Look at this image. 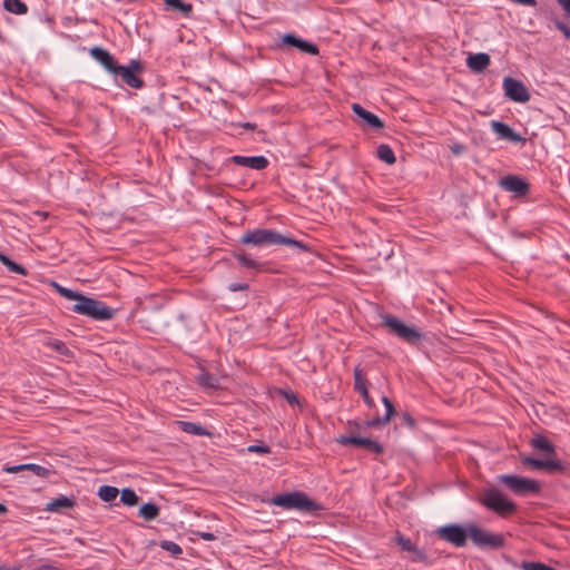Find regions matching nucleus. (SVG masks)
<instances>
[{"mask_svg": "<svg viewBox=\"0 0 570 570\" xmlns=\"http://www.w3.org/2000/svg\"><path fill=\"white\" fill-rule=\"evenodd\" d=\"M240 243L257 247L286 245L291 247H296L302 252H309V247L307 246V244L291 238L288 236H284L281 233L272 229L257 228L247 232L240 237Z\"/></svg>", "mask_w": 570, "mask_h": 570, "instance_id": "f257e3e1", "label": "nucleus"}, {"mask_svg": "<svg viewBox=\"0 0 570 570\" xmlns=\"http://www.w3.org/2000/svg\"><path fill=\"white\" fill-rule=\"evenodd\" d=\"M71 311L96 321H108L111 320L115 315V309L110 308L105 303L88 297L83 294L78 303L71 307Z\"/></svg>", "mask_w": 570, "mask_h": 570, "instance_id": "f03ea898", "label": "nucleus"}, {"mask_svg": "<svg viewBox=\"0 0 570 570\" xmlns=\"http://www.w3.org/2000/svg\"><path fill=\"white\" fill-rule=\"evenodd\" d=\"M271 503L286 510H299L313 512L320 509V505L311 500L305 493L299 491L278 494L272 498Z\"/></svg>", "mask_w": 570, "mask_h": 570, "instance_id": "7ed1b4c3", "label": "nucleus"}, {"mask_svg": "<svg viewBox=\"0 0 570 570\" xmlns=\"http://www.w3.org/2000/svg\"><path fill=\"white\" fill-rule=\"evenodd\" d=\"M470 539L481 550H499L505 546L503 534L490 532L475 523H470Z\"/></svg>", "mask_w": 570, "mask_h": 570, "instance_id": "20e7f679", "label": "nucleus"}, {"mask_svg": "<svg viewBox=\"0 0 570 570\" xmlns=\"http://www.w3.org/2000/svg\"><path fill=\"white\" fill-rule=\"evenodd\" d=\"M480 502L489 510L507 517L515 512L517 504L508 500L498 489L491 488L483 491Z\"/></svg>", "mask_w": 570, "mask_h": 570, "instance_id": "39448f33", "label": "nucleus"}, {"mask_svg": "<svg viewBox=\"0 0 570 570\" xmlns=\"http://www.w3.org/2000/svg\"><path fill=\"white\" fill-rule=\"evenodd\" d=\"M500 483L504 484L517 495L537 494L541 490L538 481L514 474H501L498 476Z\"/></svg>", "mask_w": 570, "mask_h": 570, "instance_id": "423d86ee", "label": "nucleus"}, {"mask_svg": "<svg viewBox=\"0 0 570 570\" xmlns=\"http://www.w3.org/2000/svg\"><path fill=\"white\" fill-rule=\"evenodd\" d=\"M382 324L389 327L391 334L397 336L409 344H416L421 341L422 334L413 326H407L393 315H381Z\"/></svg>", "mask_w": 570, "mask_h": 570, "instance_id": "0eeeda50", "label": "nucleus"}, {"mask_svg": "<svg viewBox=\"0 0 570 570\" xmlns=\"http://www.w3.org/2000/svg\"><path fill=\"white\" fill-rule=\"evenodd\" d=\"M434 533L439 539L449 542L456 548H461L466 544V541L470 538V523L465 525L449 523L436 528Z\"/></svg>", "mask_w": 570, "mask_h": 570, "instance_id": "6e6552de", "label": "nucleus"}, {"mask_svg": "<svg viewBox=\"0 0 570 570\" xmlns=\"http://www.w3.org/2000/svg\"><path fill=\"white\" fill-rule=\"evenodd\" d=\"M144 70L145 67L140 60H130L128 66L118 65L111 75L115 77L119 76L130 88L140 89L144 87V81L138 77V75Z\"/></svg>", "mask_w": 570, "mask_h": 570, "instance_id": "1a4fd4ad", "label": "nucleus"}, {"mask_svg": "<svg viewBox=\"0 0 570 570\" xmlns=\"http://www.w3.org/2000/svg\"><path fill=\"white\" fill-rule=\"evenodd\" d=\"M503 89L505 96L515 102H527L530 99L527 87L514 78L505 77L503 80Z\"/></svg>", "mask_w": 570, "mask_h": 570, "instance_id": "9d476101", "label": "nucleus"}, {"mask_svg": "<svg viewBox=\"0 0 570 570\" xmlns=\"http://www.w3.org/2000/svg\"><path fill=\"white\" fill-rule=\"evenodd\" d=\"M336 441L341 445H355V446L364 448L368 452H372L375 454H381L384 451V448L382 444H380L375 440H372L368 438L354 436V435H341Z\"/></svg>", "mask_w": 570, "mask_h": 570, "instance_id": "9b49d317", "label": "nucleus"}, {"mask_svg": "<svg viewBox=\"0 0 570 570\" xmlns=\"http://www.w3.org/2000/svg\"><path fill=\"white\" fill-rule=\"evenodd\" d=\"M352 110L357 117L358 122L366 129L380 130L384 128L383 121L373 112L364 109L361 105L353 104Z\"/></svg>", "mask_w": 570, "mask_h": 570, "instance_id": "f8f14e48", "label": "nucleus"}, {"mask_svg": "<svg viewBox=\"0 0 570 570\" xmlns=\"http://www.w3.org/2000/svg\"><path fill=\"white\" fill-rule=\"evenodd\" d=\"M500 186L507 191L514 193L515 196H525L529 191L527 180L514 175L502 177L500 179Z\"/></svg>", "mask_w": 570, "mask_h": 570, "instance_id": "ddd939ff", "label": "nucleus"}, {"mask_svg": "<svg viewBox=\"0 0 570 570\" xmlns=\"http://www.w3.org/2000/svg\"><path fill=\"white\" fill-rule=\"evenodd\" d=\"M522 463L525 465H530L537 470H547L549 472H562L564 471V465L560 460L556 459H535L532 456L522 458Z\"/></svg>", "mask_w": 570, "mask_h": 570, "instance_id": "4468645a", "label": "nucleus"}, {"mask_svg": "<svg viewBox=\"0 0 570 570\" xmlns=\"http://www.w3.org/2000/svg\"><path fill=\"white\" fill-rule=\"evenodd\" d=\"M282 43L287 47L298 49L301 52L308 53L312 56L318 55V48L316 45L308 42L294 33H286L282 37Z\"/></svg>", "mask_w": 570, "mask_h": 570, "instance_id": "2eb2a0df", "label": "nucleus"}, {"mask_svg": "<svg viewBox=\"0 0 570 570\" xmlns=\"http://www.w3.org/2000/svg\"><path fill=\"white\" fill-rule=\"evenodd\" d=\"M228 161L234 163L238 166L247 167L255 170H263L265 169L269 161L264 156H239L235 155L232 156Z\"/></svg>", "mask_w": 570, "mask_h": 570, "instance_id": "dca6fc26", "label": "nucleus"}, {"mask_svg": "<svg viewBox=\"0 0 570 570\" xmlns=\"http://www.w3.org/2000/svg\"><path fill=\"white\" fill-rule=\"evenodd\" d=\"M491 128L497 135L499 140H510L514 142H527L525 138H522L519 134L514 132L510 126L504 122L492 120Z\"/></svg>", "mask_w": 570, "mask_h": 570, "instance_id": "f3484780", "label": "nucleus"}, {"mask_svg": "<svg viewBox=\"0 0 570 570\" xmlns=\"http://www.w3.org/2000/svg\"><path fill=\"white\" fill-rule=\"evenodd\" d=\"M90 56L98 61L109 73H112L119 65L115 57L101 47L90 49Z\"/></svg>", "mask_w": 570, "mask_h": 570, "instance_id": "a211bd4d", "label": "nucleus"}, {"mask_svg": "<svg viewBox=\"0 0 570 570\" xmlns=\"http://www.w3.org/2000/svg\"><path fill=\"white\" fill-rule=\"evenodd\" d=\"M2 470L7 473H19L22 471H29L32 474L40 476V478H47L49 476L52 471L35 463H27V464H19V465H4Z\"/></svg>", "mask_w": 570, "mask_h": 570, "instance_id": "6ab92c4d", "label": "nucleus"}, {"mask_svg": "<svg viewBox=\"0 0 570 570\" xmlns=\"http://www.w3.org/2000/svg\"><path fill=\"white\" fill-rule=\"evenodd\" d=\"M490 63V56L484 52L472 53L466 58V66L474 72H482Z\"/></svg>", "mask_w": 570, "mask_h": 570, "instance_id": "aec40b11", "label": "nucleus"}, {"mask_svg": "<svg viewBox=\"0 0 570 570\" xmlns=\"http://www.w3.org/2000/svg\"><path fill=\"white\" fill-rule=\"evenodd\" d=\"M76 505V501L73 498H68L65 495H60L59 498L53 499L48 502L46 505V511L49 512H63L65 510L72 509Z\"/></svg>", "mask_w": 570, "mask_h": 570, "instance_id": "412c9836", "label": "nucleus"}, {"mask_svg": "<svg viewBox=\"0 0 570 570\" xmlns=\"http://www.w3.org/2000/svg\"><path fill=\"white\" fill-rule=\"evenodd\" d=\"M531 445L534 450L546 454L548 459H551L550 456L556 455V446L546 436L541 434H537L531 440Z\"/></svg>", "mask_w": 570, "mask_h": 570, "instance_id": "4be33fe9", "label": "nucleus"}, {"mask_svg": "<svg viewBox=\"0 0 570 570\" xmlns=\"http://www.w3.org/2000/svg\"><path fill=\"white\" fill-rule=\"evenodd\" d=\"M233 256L237 259V262L245 268L259 271L263 267V264L258 261L253 259L248 254H246L243 249L234 250Z\"/></svg>", "mask_w": 570, "mask_h": 570, "instance_id": "5701e85b", "label": "nucleus"}, {"mask_svg": "<svg viewBox=\"0 0 570 570\" xmlns=\"http://www.w3.org/2000/svg\"><path fill=\"white\" fill-rule=\"evenodd\" d=\"M167 10L179 12L188 18L193 13V6L183 0H164Z\"/></svg>", "mask_w": 570, "mask_h": 570, "instance_id": "b1692460", "label": "nucleus"}, {"mask_svg": "<svg viewBox=\"0 0 570 570\" xmlns=\"http://www.w3.org/2000/svg\"><path fill=\"white\" fill-rule=\"evenodd\" d=\"M45 345L52 348L55 352H57L58 354H60L67 358L73 357V352L71 350H69L67 347V345L60 340L48 337L45 341Z\"/></svg>", "mask_w": 570, "mask_h": 570, "instance_id": "393cba45", "label": "nucleus"}, {"mask_svg": "<svg viewBox=\"0 0 570 570\" xmlns=\"http://www.w3.org/2000/svg\"><path fill=\"white\" fill-rule=\"evenodd\" d=\"M382 402L386 409V413L383 417H374L371 420V424L376 428L386 424L391 416L395 413L394 405L387 396L382 397Z\"/></svg>", "mask_w": 570, "mask_h": 570, "instance_id": "a878e982", "label": "nucleus"}, {"mask_svg": "<svg viewBox=\"0 0 570 570\" xmlns=\"http://www.w3.org/2000/svg\"><path fill=\"white\" fill-rule=\"evenodd\" d=\"M139 515L146 521H154L158 518L160 509L157 504L148 502L142 504L138 511Z\"/></svg>", "mask_w": 570, "mask_h": 570, "instance_id": "bb28decb", "label": "nucleus"}, {"mask_svg": "<svg viewBox=\"0 0 570 570\" xmlns=\"http://www.w3.org/2000/svg\"><path fill=\"white\" fill-rule=\"evenodd\" d=\"M376 156L380 160L387 165H393L396 161L394 151L390 148V145H379L376 149Z\"/></svg>", "mask_w": 570, "mask_h": 570, "instance_id": "cd10ccee", "label": "nucleus"}, {"mask_svg": "<svg viewBox=\"0 0 570 570\" xmlns=\"http://www.w3.org/2000/svg\"><path fill=\"white\" fill-rule=\"evenodd\" d=\"M3 7L7 11L14 14H26L28 12V6L21 0H4Z\"/></svg>", "mask_w": 570, "mask_h": 570, "instance_id": "c85d7f7f", "label": "nucleus"}, {"mask_svg": "<svg viewBox=\"0 0 570 570\" xmlns=\"http://www.w3.org/2000/svg\"><path fill=\"white\" fill-rule=\"evenodd\" d=\"M0 262L11 272L16 274H20L26 276L28 274L27 269L21 266L20 264H17L12 259H10L7 255L0 252Z\"/></svg>", "mask_w": 570, "mask_h": 570, "instance_id": "c756f323", "label": "nucleus"}, {"mask_svg": "<svg viewBox=\"0 0 570 570\" xmlns=\"http://www.w3.org/2000/svg\"><path fill=\"white\" fill-rule=\"evenodd\" d=\"M118 494V489L111 485H101L98 490V497L105 502H112Z\"/></svg>", "mask_w": 570, "mask_h": 570, "instance_id": "7c9ffc66", "label": "nucleus"}, {"mask_svg": "<svg viewBox=\"0 0 570 570\" xmlns=\"http://www.w3.org/2000/svg\"><path fill=\"white\" fill-rule=\"evenodd\" d=\"M51 286L63 297L71 299V301H79L82 296L81 293L69 289L67 287L61 286L57 282H51Z\"/></svg>", "mask_w": 570, "mask_h": 570, "instance_id": "2f4dec72", "label": "nucleus"}, {"mask_svg": "<svg viewBox=\"0 0 570 570\" xmlns=\"http://www.w3.org/2000/svg\"><path fill=\"white\" fill-rule=\"evenodd\" d=\"M179 424L181 425V430L186 433H190L194 435L207 434L206 429L198 423L181 421L179 422Z\"/></svg>", "mask_w": 570, "mask_h": 570, "instance_id": "473e14b6", "label": "nucleus"}, {"mask_svg": "<svg viewBox=\"0 0 570 570\" xmlns=\"http://www.w3.org/2000/svg\"><path fill=\"white\" fill-rule=\"evenodd\" d=\"M138 500L139 498L136 492L129 488H125L120 492V501L125 505L134 507L138 503Z\"/></svg>", "mask_w": 570, "mask_h": 570, "instance_id": "72a5a7b5", "label": "nucleus"}, {"mask_svg": "<svg viewBox=\"0 0 570 570\" xmlns=\"http://www.w3.org/2000/svg\"><path fill=\"white\" fill-rule=\"evenodd\" d=\"M198 383L208 389H215L218 386V379L209 373H202L198 376Z\"/></svg>", "mask_w": 570, "mask_h": 570, "instance_id": "f704fd0d", "label": "nucleus"}, {"mask_svg": "<svg viewBox=\"0 0 570 570\" xmlns=\"http://www.w3.org/2000/svg\"><path fill=\"white\" fill-rule=\"evenodd\" d=\"M354 390L357 392L362 389L367 387V380L363 375V371L360 366L354 368Z\"/></svg>", "mask_w": 570, "mask_h": 570, "instance_id": "c9c22d12", "label": "nucleus"}, {"mask_svg": "<svg viewBox=\"0 0 570 570\" xmlns=\"http://www.w3.org/2000/svg\"><path fill=\"white\" fill-rule=\"evenodd\" d=\"M394 540L403 551L411 552L414 550L415 544L400 532H396Z\"/></svg>", "mask_w": 570, "mask_h": 570, "instance_id": "e433bc0d", "label": "nucleus"}, {"mask_svg": "<svg viewBox=\"0 0 570 570\" xmlns=\"http://www.w3.org/2000/svg\"><path fill=\"white\" fill-rule=\"evenodd\" d=\"M159 546L161 549L168 551L169 553H171L175 557H178L179 554L183 553L181 547L174 541L163 540L159 543Z\"/></svg>", "mask_w": 570, "mask_h": 570, "instance_id": "4c0bfd02", "label": "nucleus"}, {"mask_svg": "<svg viewBox=\"0 0 570 570\" xmlns=\"http://www.w3.org/2000/svg\"><path fill=\"white\" fill-rule=\"evenodd\" d=\"M410 553L412 554L411 556L412 562H421V563H425V564L431 563L426 553L424 551H422L421 549H419L416 546L414 547V550H412Z\"/></svg>", "mask_w": 570, "mask_h": 570, "instance_id": "58836bf2", "label": "nucleus"}, {"mask_svg": "<svg viewBox=\"0 0 570 570\" xmlns=\"http://www.w3.org/2000/svg\"><path fill=\"white\" fill-rule=\"evenodd\" d=\"M523 570H556L554 568L547 566L542 562L524 561L522 563Z\"/></svg>", "mask_w": 570, "mask_h": 570, "instance_id": "ea45409f", "label": "nucleus"}, {"mask_svg": "<svg viewBox=\"0 0 570 570\" xmlns=\"http://www.w3.org/2000/svg\"><path fill=\"white\" fill-rule=\"evenodd\" d=\"M279 393L285 397V400L291 404V405H297L298 404V399L296 396V394L292 391H288V390H279Z\"/></svg>", "mask_w": 570, "mask_h": 570, "instance_id": "a19ab883", "label": "nucleus"}, {"mask_svg": "<svg viewBox=\"0 0 570 570\" xmlns=\"http://www.w3.org/2000/svg\"><path fill=\"white\" fill-rule=\"evenodd\" d=\"M248 452L259 453V454H268L271 453V449L267 445H258L253 444L247 448Z\"/></svg>", "mask_w": 570, "mask_h": 570, "instance_id": "79ce46f5", "label": "nucleus"}, {"mask_svg": "<svg viewBox=\"0 0 570 570\" xmlns=\"http://www.w3.org/2000/svg\"><path fill=\"white\" fill-rule=\"evenodd\" d=\"M357 392L362 395V397H363V400H364L365 404H366L368 407H373V406H374V401H373V399L370 396L367 387L362 389V390H360V391H357Z\"/></svg>", "mask_w": 570, "mask_h": 570, "instance_id": "37998d69", "label": "nucleus"}, {"mask_svg": "<svg viewBox=\"0 0 570 570\" xmlns=\"http://www.w3.org/2000/svg\"><path fill=\"white\" fill-rule=\"evenodd\" d=\"M248 284L247 283H230L228 285V289L230 292H238V291H247L248 289Z\"/></svg>", "mask_w": 570, "mask_h": 570, "instance_id": "c03bdc74", "label": "nucleus"}, {"mask_svg": "<svg viewBox=\"0 0 570 570\" xmlns=\"http://www.w3.org/2000/svg\"><path fill=\"white\" fill-rule=\"evenodd\" d=\"M402 422L406 424L410 429L415 428V420L412 417L410 413H403L402 415Z\"/></svg>", "mask_w": 570, "mask_h": 570, "instance_id": "a18cd8bd", "label": "nucleus"}, {"mask_svg": "<svg viewBox=\"0 0 570 570\" xmlns=\"http://www.w3.org/2000/svg\"><path fill=\"white\" fill-rule=\"evenodd\" d=\"M196 535H198L199 538H202L203 540H206V541H213L216 539V535L212 532L197 531Z\"/></svg>", "mask_w": 570, "mask_h": 570, "instance_id": "49530a36", "label": "nucleus"}, {"mask_svg": "<svg viewBox=\"0 0 570 570\" xmlns=\"http://www.w3.org/2000/svg\"><path fill=\"white\" fill-rule=\"evenodd\" d=\"M557 27L560 31H562L564 37L570 40V28L563 22H557Z\"/></svg>", "mask_w": 570, "mask_h": 570, "instance_id": "de8ad7c7", "label": "nucleus"}, {"mask_svg": "<svg viewBox=\"0 0 570 570\" xmlns=\"http://www.w3.org/2000/svg\"><path fill=\"white\" fill-rule=\"evenodd\" d=\"M557 2L563 9L567 16L570 17V0H557Z\"/></svg>", "mask_w": 570, "mask_h": 570, "instance_id": "09e8293b", "label": "nucleus"}, {"mask_svg": "<svg viewBox=\"0 0 570 570\" xmlns=\"http://www.w3.org/2000/svg\"><path fill=\"white\" fill-rule=\"evenodd\" d=\"M465 149V145H451V153L454 156L461 155Z\"/></svg>", "mask_w": 570, "mask_h": 570, "instance_id": "8fccbe9b", "label": "nucleus"}, {"mask_svg": "<svg viewBox=\"0 0 570 570\" xmlns=\"http://www.w3.org/2000/svg\"><path fill=\"white\" fill-rule=\"evenodd\" d=\"M514 3L522 4V6H529V7H535L537 0H511Z\"/></svg>", "mask_w": 570, "mask_h": 570, "instance_id": "3c124183", "label": "nucleus"}, {"mask_svg": "<svg viewBox=\"0 0 570 570\" xmlns=\"http://www.w3.org/2000/svg\"><path fill=\"white\" fill-rule=\"evenodd\" d=\"M242 128L245 130H253L255 128V124L246 122V124L242 125Z\"/></svg>", "mask_w": 570, "mask_h": 570, "instance_id": "603ef678", "label": "nucleus"}, {"mask_svg": "<svg viewBox=\"0 0 570 570\" xmlns=\"http://www.w3.org/2000/svg\"><path fill=\"white\" fill-rule=\"evenodd\" d=\"M7 512H8V508L4 504L0 503V515L4 514Z\"/></svg>", "mask_w": 570, "mask_h": 570, "instance_id": "864d4df0", "label": "nucleus"}, {"mask_svg": "<svg viewBox=\"0 0 570 570\" xmlns=\"http://www.w3.org/2000/svg\"><path fill=\"white\" fill-rule=\"evenodd\" d=\"M261 137L259 138H256L257 140H262L264 141L265 140V132L264 131H258L257 132Z\"/></svg>", "mask_w": 570, "mask_h": 570, "instance_id": "5fc2aeb1", "label": "nucleus"}, {"mask_svg": "<svg viewBox=\"0 0 570 570\" xmlns=\"http://www.w3.org/2000/svg\"><path fill=\"white\" fill-rule=\"evenodd\" d=\"M363 426H364V428H374V426L371 424V420L365 421V422L363 423Z\"/></svg>", "mask_w": 570, "mask_h": 570, "instance_id": "6e6d98bb", "label": "nucleus"}, {"mask_svg": "<svg viewBox=\"0 0 570 570\" xmlns=\"http://www.w3.org/2000/svg\"><path fill=\"white\" fill-rule=\"evenodd\" d=\"M363 426H364V428H374V426L371 424V420L365 421V422L363 423Z\"/></svg>", "mask_w": 570, "mask_h": 570, "instance_id": "4d7b16f0", "label": "nucleus"}, {"mask_svg": "<svg viewBox=\"0 0 570 570\" xmlns=\"http://www.w3.org/2000/svg\"><path fill=\"white\" fill-rule=\"evenodd\" d=\"M0 570H16V569H11V568H7L4 566H0Z\"/></svg>", "mask_w": 570, "mask_h": 570, "instance_id": "13d9d810", "label": "nucleus"}]
</instances>
